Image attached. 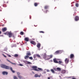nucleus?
I'll use <instances>...</instances> for the list:
<instances>
[{"label":"nucleus","mask_w":79,"mask_h":79,"mask_svg":"<svg viewBox=\"0 0 79 79\" xmlns=\"http://www.w3.org/2000/svg\"><path fill=\"white\" fill-rule=\"evenodd\" d=\"M0 66L1 68H4V69H10L11 71L13 73H15V71L13 70V69L11 67H10L8 66L2 64H1Z\"/></svg>","instance_id":"nucleus-1"},{"label":"nucleus","mask_w":79,"mask_h":79,"mask_svg":"<svg viewBox=\"0 0 79 79\" xmlns=\"http://www.w3.org/2000/svg\"><path fill=\"white\" fill-rule=\"evenodd\" d=\"M7 35H8L9 37L10 38L11 37H15V35H14V34H13V33H11V32H8L7 34Z\"/></svg>","instance_id":"nucleus-2"},{"label":"nucleus","mask_w":79,"mask_h":79,"mask_svg":"<svg viewBox=\"0 0 79 79\" xmlns=\"http://www.w3.org/2000/svg\"><path fill=\"white\" fill-rule=\"evenodd\" d=\"M31 68L33 69V70L37 71V66H33L31 67Z\"/></svg>","instance_id":"nucleus-3"},{"label":"nucleus","mask_w":79,"mask_h":79,"mask_svg":"<svg viewBox=\"0 0 79 79\" xmlns=\"http://www.w3.org/2000/svg\"><path fill=\"white\" fill-rule=\"evenodd\" d=\"M69 59L66 58L65 60V62L66 64H68V63H69Z\"/></svg>","instance_id":"nucleus-4"},{"label":"nucleus","mask_w":79,"mask_h":79,"mask_svg":"<svg viewBox=\"0 0 79 79\" xmlns=\"http://www.w3.org/2000/svg\"><path fill=\"white\" fill-rule=\"evenodd\" d=\"M30 43L34 45H36V43H35V42L33 41H31L30 42Z\"/></svg>","instance_id":"nucleus-5"},{"label":"nucleus","mask_w":79,"mask_h":79,"mask_svg":"<svg viewBox=\"0 0 79 79\" xmlns=\"http://www.w3.org/2000/svg\"><path fill=\"white\" fill-rule=\"evenodd\" d=\"M79 20V17L78 16H76L75 18V20L76 21H77Z\"/></svg>","instance_id":"nucleus-6"},{"label":"nucleus","mask_w":79,"mask_h":79,"mask_svg":"<svg viewBox=\"0 0 79 79\" xmlns=\"http://www.w3.org/2000/svg\"><path fill=\"white\" fill-rule=\"evenodd\" d=\"M53 61L54 63H58V61H57V60H56V58H54L53 59Z\"/></svg>","instance_id":"nucleus-7"},{"label":"nucleus","mask_w":79,"mask_h":79,"mask_svg":"<svg viewBox=\"0 0 79 79\" xmlns=\"http://www.w3.org/2000/svg\"><path fill=\"white\" fill-rule=\"evenodd\" d=\"M41 46V44L40 43H38L37 45V47L39 49L40 48V46Z\"/></svg>","instance_id":"nucleus-8"},{"label":"nucleus","mask_w":79,"mask_h":79,"mask_svg":"<svg viewBox=\"0 0 79 79\" xmlns=\"http://www.w3.org/2000/svg\"><path fill=\"white\" fill-rule=\"evenodd\" d=\"M74 57V54H70V58H71V59H73V58Z\"/></svg>","instance_id":"nucleus-9"},{"label":"nucleus","mask_w":79,"mask_h":79,"mask_svg":"<svg viewBox=\"0 0 79 79\" xmlns=\"http://www.w3.org/2000/svg\"><path fill=\"white\" fill-rule=\"evenodd\" d=\"M42 69L41 68H38V69H37L36 71H42Z\"/></svg>","instance_id":"nucleus-10"},{"label":"nucleus","mask_w":79,"mask_h":79,"mask_svg":"<svg viewBox=\"0 0 79 79\" xmlns=\"http://www.w3.org/2000/svg\"><path fill=\"white\" fill-rule=\"evenodd\" d=\"M26 55H27V56H29L31 55V53L30 52H27L26 54Z\"/></svg>","instance_id":"nucleus-11"},{"label":"nucleus","mask_w":79,"mask_h":79,"mask_svg":"<svg viewBox=\"0 0 79 79\" xmlns=\"http://www.w3.org/2000/svg\"><path fill=\"white\" fill-rule=\"evenodd\" d=\"M2 74L3 75H7V74H8V72H7L4 71L2 72Z\"/></svg>","instance_id":"nucleus-12"},{"label":"nucleus","mask_w":79,"mask_h":79,"mask_svg":"<svg viewBox=\"0 0 79 79\" xmlns=\"http://www.w3.org/2000/svg\"><path fill=\"white\" fill-rule=\"evenodd\" d=\"M6 30H7V29L6 27H5L2 29V32H5V31H6Z\"/></svg>","instance_id":"nucleus-13"},{"label":"nucleus","mask_w":79,"mask_h":79,"mask_svg":"<svg viewBox=\"0 0 79 79\" xmlns=\"http://www.w3.org/2000/svg\"><path fill=\"white\" fill-rule=\"evenodd\" d=\"M24 40L25 41H26V42H29V39L27 37V38H25Z\"/></svg>","instance_id":"nucleus-14"},{"label":"nucleus","mask_w":79,"mask_h":79,"mask_svg":"<svg viewBox=\"0 0 79 79\" xmlns=\"http://www.w3.org/2000/svg\"><path fill=\"white\" fill-rule=\"evenodd\" d=\"M35 77H40V75H38L37 74H35Z\"/></svg>","instance_id":"nucleus-15"},{"label":"nucleus","mask_w":79,"mask_h":79,"mask_svg":"<svg viewBox=\"0 0 79 79\" xmlns=\"http://www.w3.org/2000/svg\"><path fill=\"white\" fill-rule=\"evenodd\" d=\"M59 53H60V51H56L55 53L54 54L55 55H57V54H58Z\"/></svg>","instance_id":"nucleus-16"},{"label":"nucleus","mask_w":79,"mask_h":79,"mask_svg":"<svg viewBox=\"0 0 79 79\" xmlns=\"http://www.w3.org/2000/svg\"><path fill=\"white\" fill-rule=\"evenodd\" d=\"M62 74H64V73H66V70H62Z\"/></svg>","instance_id":"nucleus-17"},{"label":"nucleus","mask_w":79,"mask_h":79,"mask_svg":"<svg viewBox=\"0 0 79 79\" xmlns=\"http://www.w3.org/2000/svg\"><path fill=\"white\" fill-rule=\"evenodd\" d=\"M51 71L52 73H53V74H55V71L53 69H51Z\"/></svg>","instance_id":"nucleus-18"},{"label":"nucleus","mask_w":79,"mask_h":79,"mask_svg":"<svg viewBox=\"0 0 79 79\" xmlns=\"http://www.w3.org/2000/svg\"><path fill=\"white\" fill-rule=\"evenodd\" d=\"M29 56H25V57H24V58L26 60V59H28V58H29Z\"/></svg>","instance_id":"nucleus-19"},{"label":"nucleus","mask_w":79,"mask_h":79,"mask_svg":"<svg viewBox=\"0 0 79 79\" xmlns=\"http://www.w3.org/2000/svg\"><path fill=\"white\" fill-rule=\"evenodd\" d=\"M43 58H47V54H46L44 53L43 56Z\"/></svg>","instance_id":"nucleus-20"},{"label":"nucleus","mask_w":79,"mask_h":79,"mask_svg":"<svg viewBox=\"0 0 79 79\" xmlns=\"http://www.w3.org/2000/svg\"><path fill=\"white\" fill-rule=\"evenodd\" d=\"M7 61H8L9 62V63H11V64H16L13 63L11 62V61H10L8 59H7Z\"/></svg>","instance_id":"nucleus-21"},{"label":"nucleus","mask_w":79,"mask_h":79,"mask_svg":"<svg viewBox=\"0 0 79 79\" xmlns=\"http://www.w3.org/2000/svg\"><path fill=\"white\" fill-rule=\"evenodd\" d=\"M18 77L19 78V79H22V78H23V77L22 76H21L20 75H18Z\"/></svg>","instance_id":"nucleus-22"},{"label":"nucleus","mask_w":79,"mask_h":79,"mask_svg":"<svg viewBox=\"0 0 79 79\" xmlns=\"http://www.w3.org/2000/svg\"><path fill=\"white\" fill-rule=\"evenodd\" d=\"M57 71H61V69L60 68H56Z\"/></svg>","instance_id":"nucleus-23"},{"label":"nucleus","mask_w":79,"mask_h":79,"mask_svg":"<svg viewBox=\"0 0 79 79\" xmlns=\"http://www.w3.org/2000/svg\"><path fill=\"white\" fill-rule=\"evenodd\" d=\"M34 5L35 6H37L38 5V3H34Z\"/></svg>","instance_id":"nucleus-24"},{"label":"nucleus","mask_w":79,"mask_h":79,"mask_svg":"<svg viewBox=\"0 0 79 79\" xmlns=\"http://www.w3.org/2000/svg\"><path fill=\"white\" fill-rule=\"evenodd\" d=\"M20 35H24V32L23 31H22V32H20Z\"/></svg>","instance_id":"nucleus-25"},{"label":"nucleus","mask_w":79,"mask_h":79,"mask_svg":"<svg viewBox=\"0 0 79 79\" xmlns=\"http://www.w3.org/2000/svg\"><path fill=\"white\" fill-rule=\"evenodd\" d=\"M63 63V62L61 61H59L58 62V63H59L60 64H61V63Z\"/></svg>","instance_id":"nucleus-26"},{"label":"nucleus","mask_w":79,"mask_h":79,"mask_svg":"<svg viewBox=\"0 0 79 79\" xmlns=\"http://www.w3.org/2000/svg\"><path fill=\"white\" fill-rule=\"evenodd\" d=\"M29 59H30V60H33V58L32 56L30 57H29Z\"/></svg>","instance_id":"nucleus-27"},{"label":"nucleus","mask_w":79,"mask_h":79,"mask_svg":"<svg viewBox=\"0 0 79 79\" xmlns=\"http://www.w3.org/2000/svg\"><path fill=\"white\" fill-rule=\"evenodd\" d=\"M75 6L76 7H78L79 6V4L78 3H76Z\"/></svg>","instance_id":"nucleus-28"},{"label":"nucleus","mask_w":79,"mask_h":79,"mask_svg":"<svg viewBox=\"0 0 79 79\" xmlns=\"http://www.w3.org/2000/svg\"><path fill=\"white\" fill-rule=\"evenodd\" d=\"M48 6H44V9H47V8H48Z\"/></svg>","instance_id":"nucleus-29"},{"label":"nucleus","mask_w":79,"mask_h":79,"mask_svg":"<svg viewBox=\"0 0 79 79\" xmlns=\"http://www.w3.org/2000/svg\"><path fill=\"white\" fill-rule=\"evenodd\" d=\"M14 56H15V57H18V55L17 54H15L14 55Z\"/></svg>","instance_id":"nucleus-30"},{"label":"nucleus","mask_w":79,"mask_h":79,"mask_svg":"<svg viewBox=\"0 0 79 79\" xmlns=\"http://www.w3.org/2000/svg\"><path fill=\"white\" fill-rule=\"evenodd\" d=\"M37 56L36 55H33V58H34V59H35V58H36V56Z\"/></svg>","instance_id":"nucleus-31"},{"label":"nucleus","mask_w":79,"mask_h":79,"mask_svg":"<svg viewBox=\"0 0 79 79\" xmlns=\"http://www.w3.org/2000/svg\"><path fill=\"white\" fill-rule=\"evenodd\" d=\"M14 79H18V78H17V77H16V76H14Z\"/></svg>","instance_id":"nucleus-32"},{"label":"nucleus","mask_w":79,"mask_h":79,"mask_svg":"<svg viewBox=\"0 0 79 79\" xmlns=\"http://www.w3.org/2000/svg\"><path fill=\"white\" fill-rule=\"evenodd\" d=\"M36 56L39 58H40V56L39 55L36 54Z\"/></svg>","instance_id":"nucleus-33"},{"label":"nucleus","mask_w":79,"mask_h":79,"mask_svg":"<svg viewBox=\"0 0 79 79\" xmlns=\"http://www.w3.org/2000/svg\"><path fill=\"white\" fill-rule=\"evenodd\" d=\"M50 58H52L53 56L52 55L49 56H48Z\"/></svg>","instance_id":"nucleus-34"},{"label":"nucleus","mask_w":79,"mask_h":79,"mask_svg":"<svg viewBox=\"0 0 79 79\" xmlns=\"http://www.w3.org/2000/svg\"><path fill=\"white\" fill-rule=\"evenodd\" d=\"M40 33H43V34L44 33V32L43 31H40Z\"/></svg>","instance_id":"nucleus-35"},{"label":"nucleus","mask_w":79,"mask_h":79,"mask_svg":"<svg viewBox=\"0 0 79 79\" xmlns=\"http://www.w3.org/2000/svg\"><path fill=\"white\" fill-rule=\"evenodd\" d=\"M27 64H31V63L29 61H27Z\"/></svg>","instance_id":"nucleus-36"},{"label":"nucleus","mask_w":79,"mask_h":79,"mask_svg":"<svg viewBox=\"0 0 79 79\" xmlns=\"http://www.w3.org/2000/svg\"><path fill=\"white\" fill-rule=\"evenodd\" d=\"M17 74L19 76V75L20 74V73H19V72H17Z\"/></svg>","instance_id":"nucleus-37"},{"label":"nucleus","mask_w":79,"mask_h":79,"mask_svg":"<svg viewBox=\"0 0 79 79\" xmlns=\"http://www.w3.org/2000/svg\"><path fill=\"white\" fill-rule=\"evenodd\" d=\"M19 65L21 66H23V64H20Z\"/></svg>","instance_id":"nucleus-38"},{"label":"nucleus","mask_w":79,"mask_h":79,"mask_svg":"<svg viewBox=\"0 0 79 79\" xmlns=\"http://www.w3.org/2000/svg\"><path fill=\"white\" fill-rule=\"evenodd\" d=\"M3 56H4V57H5V58H6V56H5L4 55V54H3Z\"/></svg>","instance_id":"nucleus-39"},{"label":"nucleus","mask_w":79,"mask_h":79,"mask_svg":"<svg viewBox=\"0 0 79 79\" xmlns=\"http://www.w3.org/2000/svg\"><path fill=\"white\" fill-rule=\"evenodd\" d=\"M8 33H7V32H6V33H4V34H5V35H6V34H7H7Z\"/></svg>","instance_id":"nucleus-40"},{"label":"nucleus","mask_w":79,"mask_h":79,"mask_svg":"<svg viewBox=\"0 0 79 79\" xmlns=\"http://www.w3.org/2000/svg\"><path fill=\"white\" fill-rule=\"evenodd\" d=\"M54 70L55 71H57V69H56V68H54Z\"/></svg>","instance_id":"nucleus-41"},{"label":"nucleus","mask_w":79,"mask_h":79,"mask_svg":"<svg viewBox=\"0 0 79 79\" xmlns=\"http://www.w3.org/2000/svg\"><path fill=\"white\" fill-rule=\"evenodd\" d=\"M47 72H50V70H47Z\"/></svg>","instance_id":"nucleus-42"},{"label":"nucleus","mask_w":79,"mask_h":79,"mask_svg":"<svg viewBox=\"0 0 79 79\" xmlns=\"http://www.w3.org/2000/svg\"><path fill=\"white\" fill-rule=\"evenodd\" d=\"M9 57H11V56L10 55H8Z\"/></svg>","instance_id":"nucleus-43"},{"label":"nucleus","mask_w":79,"mask_h":79,"mask_svg":"<svg viewBox=\"0 0 79 79\" xmlns=\"http://www.w3.org/2000/svg\"><path fill=\"white\" fill-rule=\"evenodd\" d=\"M30 19H31V16L30 17Z\"/></svg>","instance_id":"nucleus-44"},{"label":"nucleus","mask_w":79,"mask_h":79,"mask_svg":"<svg viewBox=\"0 0 79 79\" xmlns=\"http://www.w3.org/2000/svg\"><path fill=\"white\" fill-rule=\"evenodd\" d=\"M72 79H76L75 78H73Z\"/></svg>","instance_id":"nucleus-45"},{"label":"nucleus","mask_w":79,"mask_h":79,"mask_svg":"<svg viewBox=\"0 0 79 79\" xmlns=\"http://www.w3.org/2000/svg\"><path fill=\"white\" fill-rule=\"evenodd\" d=\"M2 33V32H1V31H0V34H1Z\"/></svg>","instance_id":"nucleus-46"},{"label":"nucleus","mask_w":79,"mask_h":79,"mask_svg":"<svg viewBox=\"0 0 79 79\" xmlns=\"http://www.w3.org/2000/svg\"><path fill=\"white\" fill-rule=\"evenodd\" d=\"M2 26H4V25H2Z\"/></svg>","instance_id":"nucleus-47"},{"label":"nucleus","mask_w":79,"mask_h":79,"mask_svg":"<svg viewBox=\"0 0 79 79\" xmlns=\"http://www.w3.org/2000/svg\"><path fill=\"white\" fill-rule=\"evenodd\" d=\"M34 26H35V27H36V26H37V25L36 26H35V25H34Z\"/></svg>","instance_id":"nucleus-48"},{"label":"nucleus","mask_w":79,"mask_h":79,"mask_svg":"<svg viewBox=\"0 0 79 79\" xmlns=\"http://www.w3.org/2000/svg\"><path fill=\"white\" fill-rule=\"evenodd\" d=\"M47 10L46 11V13H47Z\"/></svg>","instance_id":"nucleus-49"},{"label":"nucleus","mask_w":79,"mask_h":79,"mask_svg":"<svg viewBox=\"0 0 79 79\" xmlns=\"http://www.w3.org/2000/svg\"><path fill=\"white\" fill-rule=\"evenodd\" d=\"M27 42H26L25 43H26V44H27Z\"/></svg>","instance_id":"nucleus-50"},{"label":"nucleus","mask_w":79,"mask_h":79,"mask_svg":"<svg viewBox=\"0 0 79 79\" xmlns=\"http://www.w3.org/2000/svg\"><path fill=\"white\" fill-rule=\"evenodd\" d=\"M1 61V60H0V61Z\"/></svg>","instance_id":"nucleus-51"}]
</instances>
